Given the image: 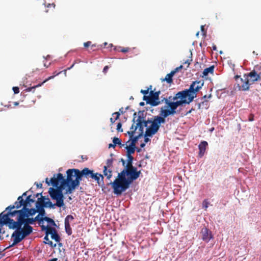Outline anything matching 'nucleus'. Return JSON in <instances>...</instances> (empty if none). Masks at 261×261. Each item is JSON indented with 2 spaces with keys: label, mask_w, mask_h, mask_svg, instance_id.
Masks as SVG:
<instances>
[{
  "label": "nucleus",
  "mask_w": 261,
  "mask_h": 261,
  "mask_svg": "<svg viewBox=\"0 0 261 261\" xmlns=\"http://www.w3.org/2000/svg\"><path fill=\"white\" fill-rule=\"evenodd\" d=\"M141 174V170L137 167L132 166L125 168L118 173V176L113 182L109 184L113 190V193L116 196H120L125 192Z\"/></svg>",
  "instance_id": "nucleus-1"
},
{
  "label": "nucleus",
  "mask_w": 261,
  "mask_h": 261,
  "mask_svg": "<svg viewBox=\"0 0 261 261\" xmlns=\"http://www.w3.org/2000/svg\"><path fill=\"white\" fill-rule=\"evenodd\" d=\"M57 181L53 187L49 188L48 194L51 199H58L62 202H64L66 194H71L73 190L68 191L69 185L63 180L62 174H56Z\"/></svg>",
  "instance_id": "nucleus-2"
},
{
  "label": "nucleus",
  "mask_w": 261,
  "mask_h": 261,
  "mask_svg": "<svg viewBox=\"0 0 261 261\" xmlns=\"http://www.w3.org/2000/svg\"><path fill=\"white\" fill-rule=\"evenodd\" d=\"M184 106L177 100L172 101L167 100L166 105L161 108L159 116L165 124L166 122V118L170 116H174L175 114H179L181 109L178 110V107Z\"/></svg>",
  "instance_id": "nucleus-3"
},
{
  "label": "nucleus",
  "mask_w": 261,
  "mask_h": 261,
  "mask_svg": "<svg viewBox=\"0 0 261 261\" xmlns=\"http://www.w3.org/2000/svg\"><path fill=\"white\" fill-rule=\"evenodd\" d=\"M164 124L159 115L153 116L152 118H148L146 120L142 121V122L137 123L136 124L135 129H139V132L142 133L144 132V128L146 127V130L148 128L149 129H152L154 132H158L161 125Z\"/></svg>",
  "instance_id": "nucleus-4"
},
{
  "label": "nucleus",
  "mask_w": 261,
  "mask_h": 261,
  "mask_svg": "<svg viewBox=\"0 0 261 261\" xmlns=\"http://www.w3.org/2000/svg\"><path fill=\"white\" fill-rule=\"evenodd\" d=\"M4 213L5 211H3L0 214V226L3 227L4 225H7L10 229H15L14 232H20L22 229L21 220L16 219L15 221L11 218H6L4 217Z\"/></svg>",
  "instance_id": "nucleus-5"
},
{
  "label": "nucleus",
  "mask_w": 261,
  "mask_h": 261,
  "mask_svg": "<svg viewBox=\"0 0 261 261\" xmlns=\"http://www.w3.org/2000/svg\"><path fill=\"white\" fill-rule=\"evenodd\" d=\"M175 99H177L180 103L185 106L191 103L194 97L189 88H188L177 92L175 94Z\"/></svg>",
  "instance_id": "nucleus-6"
},
{
  "label": "nucleus",
  "mask_w": 261,
  "mask_h": 261,
  "mask_svg": "<svg viewBox=\"0 0 261 261\" xmlns=\"http://www.w3.org/2000/svg\"><path fill=\"white\" fill-rule=\"evenodd\" d=\"M22 229L19 232L25 238L29 236L33 231V227L31 225L35 224L33 217H24L21 219Z\"/></svg>",
  "instance_id": "nucleus-7"
},
{
  "label": "nucleus",
  "mask_w": 261,
  "mask_h": 261,
  "mask_svg": "<svg viewBox=\"0 0 261 261\" xmlns=\"http://www.w3.org/2000/svg\"><path fill=\"white\" fill-rule=\"evenodd\" d=\"M53 200H56V203H53L46 196H41L38 199V201L42 202L43 201V205L45 208L54 209L56 208V206L63 208V209L65 208L64 202H62L58 199Z\"/></svg>",
  "instance_id": "nucleus-8"
},
{
  "label": "nucleus",
  "mask_w": 261,
  "mask_h": 261,
  "mask_svg": "<svg viewBox=\"0 0 261 261\" xmlns=\"http://www.w3.org/2000/svg\"><path fill=\"white\" fill-rule=\"evenodd\" d=\"M77 169L72 168L69 169L66 171V178L62 174L63 180L69 185L68 191L72 190V186L73 185L74 179L73 177H75L76 171Z\"/></svg>",
  "instance_id": "nucleus-9"
},
{
  "label": "nucleus",
  "mask_w": 261,
  "mask_h": 261,
  "mask_svg": "<svg viewBox=\"0 0 261 261\" xmlns=\"http://www.w3.org/2000/svg\"><path fill=\"white\" fill-rule=\"evenodd\" d=\"M204 85V81H192L189 86V89L193 95L194 98L197 97L198 92L201 89Z\"/></svg>",
  "instance_id": "nucleus-10"
},
{
  "label": "nucleus",
  "mask_w": 261,
  "mask_h": 261,
  "mask_svg": "<svg viewBox=\"0 0 261 261\" xmlns=\"http://www.w3.org/2000/svg\"><path fill=\"white\" fill-rule=\"evenodd\" d=\"M261 70V66L256 65L255 66L254 69L250 72L245 73L244 77L249 79L250 78V81L252 82H255L260 80L259 75L258 74L257 71Z\"/></svg>",
  "instance_id": "nucleus-11"
},
{
  "label": "nucleus",
  "mask_w": 261,
  "mask_h": 261,
  "mask_svg": "<svg viewBox=\"0 0 261 261\" xmlns=\"http://www.w3.org/2000/svg\"><path fill=\"white\" fill-rule=\"evenodd\" d=\"M127 134L129 136V140L126 142V143H128L130 142V143L135 145H136L139 140L143 137L144 135V134L140 132H139V133L137 135H135V130L128 131L127 132Z\"/></svg>",
  "instance_id": "nucleus-12"
},
{
  "label": "nucleus",
  "mask_w": 261,
  "mask_h": 261,
  "mask_svg": "<svg viewBox=\"0 0 261 261\" xmlns=\"http://www.w3.org/2000/svg\"><path fill=\"white\" fill-rule=\"evenodd\" d=\"M4 211V217L6 218H11L10 217H14L16 216H17L16 219L21 220L22 218V207L18 210H5Z\"/></svg>",
  "instance_id": "nucleus-13"
},
{
  "label": "nucleus",
  "mask_w": 261,
  "mask_h": 261,
  "mask_svg": "<svg viewBox=\"0 0 261 261\" xmlns=\"http://www.w3.org/2000/svg\"><path fill=\"white\" fill-rule=\"evenodd\" d=\"M200 233L201 234V239L206 243H208L211 240L214 239L212 231L206 227L201 229Z\"/></svg>",
  "instance_id": "nucleus-14"
},
{
  "label": "nucleus",
  "mask_w": 261,
  "mask_h": 261,
  "mask_svg": "<svg viewBox=\"0 0 261 261\" xmlns=\"http://www.w3.org/2000/svg\"><path fill=\"white\" fill-rule=\"evenodd\" d=\"M11 238L13 239V243L10 245L6 249H8L10 247L14 246L15 245L20 243L22 240L25 239L26 238H25L19 232L17 233V232H13L11 236Z\"/></svg>",
  "instance_id": "nucleus-15"
},
{
  "label": "nucleus",
  "mask_w": 261,
  "mask_h": 261,
  "mask_svg": "<svg viewBox=\"0 0 261 261\" xmlns=\"http://www.w3.org/2000/svg\"><path fill=\"white\" fill-rule=\"evenodd\" d=\"M30 207L27 206V205H24V207H22V218L24 217H32L37 213L36 208L34 207L30 208Z\"/></svg>",
  "instance_id": "nucleus-16"
},
{
  "label": "nucleus",
  "mask_w": 261,
  "mask_h": 261,
  "mask_svg": "<svg viewBox=\"0 0 261 261\" xmlns=\"http://www.w3.org/2000/svg\"><path fill=\"white\" fill-rule=\"evenodd\" d=\"M76 175L73 182V185L72 186V190L74 191L76 189L78 188L80 185V182L82 180V178L84 177L81 170L77 169L76 171Z\"/></svg>",
  "instance_id": "nucleus-17"
},
{
  "label": "nucleus",
  "mask_w": 261,
  "mask_h": 261,
  "mask_svg": "<svg viewBox=\"0 0 261 261\" xmlns=\"http://www.w3.org/2000/svg\"><path fill=\"white\" fill-rule=\"evenodd\" d=\"M240 81L242 83L241 85H240L239 83L237 84V88H238V90L241 91H248L249 89V80L248 79H243V78H240Z\"/></svg>",
  "instance_id": "nucleus-18"
},
{
  "label": "nucleus",
  "mask_w": 261,
  "mask_h": 261,
  "mask_svg": "<svg viewBox=\"0 0 261 261\" xmlns=\"http://www.w3.org/2000/svg\"><path fill=\"white\" fill-rule=\"evenodd\" d=\"M208 146V143L206 141H201L198 145V157L201 158L203 156L206 149Z\"/></svg>",
  "instance_id": "nucleus-19"
},
{
  "label": "nucleus",
  "mask_w": 261,
  "mask_h": 261,
  "mask_svg": "<svg viewBox=\"0 0 261 261\" xmlns=\"http://www.w3.org/2000/svg\"><path fill=\"white\" fill-rule=\"evenodd\" d=\"M49 234L50 235V238L56 242H59L61 240V238L57 230L53 227L49 228Z\"/></svg>",
  "instance_id": "nucleus-20"
},
{
  "label": "nucleus",
  "mask_w": 261,
  "mask_h": 261,
  "mask_svg": "<svg viewBox=\"0 0 261 261\" xmlns=\"http://www.w3.org/2000/svg\"><path fill=\"white\" fill-rule=\"evenodd\" d=\"M158 132H154L152 129H149L148 128L147 131H145V133H144V142L146 144L150 142L151 141L150 138H152Z\"/></svg>",
  "instance_id": "nucleus-21"
},
{
  "label": "nucleus",
  "mask_w": 261,
  "mask_h": 261,
  "mask_svg": "<svg viewBox=\"0 0 261 261\" xmlns=\"http://www.w3.org/2000/svg\"><path fill=\"white\" fill-rule=\"evenodd\" d=\"M35 208L37 211V213L42 216H46V212L44 210L45 206L41 203V201L36 202Z\"/></svg>",
  "instance_id": "nucleus-22"
},
{
  "label": "nucleus",
  "mask_w": 261,
  "mask_h": 261,
  "mask_svg": "<svg viewBox=\"0 0 261 261\" xmlns=\"http://www.w3.org/2000/svg\"><path fill=\"white\" fill-rule=\"evenodd\" d=\"M81 171L84 177H85L86 178L91 177L94 173L93 170L90 169L87 167L83 168L82 170H81Z\"/></svg>",
  "instance_id": "nucleus-23"
},
{
  "label": "nucleus",
  "mask_w": 261,
  "mask_h": 261,
  "mask_svg": "<svg viewBox=\"0 0 261 261\" xmlns=\"http://www.w3.org/2000/svg\"><path fill=\"white\" fill-rule=\"evenodd\" d=\"M126 144H127L126 143ZM126 146L124 147L126 150V155H132L135 153V144L129 143V145L125 144Z\"/></svg>",
  "instance_id": "nucleus-24"
},
{
  "label": "nucleus",
  "mask_w": 261,
  "mask_h": 261,
  "mask_svg": "<svg viewBox=\"0 0 261 261\" xmlns=\"http://www.w3.org/2000/svg\"><path fill=\"white\" fill-rule=\"evenodd\" d=\"M91 178L94 179L98 185H100L99 182H102V185H104L103 176L102 174L98 173H93Z\"/></svg>",
  "instance_id": "nucleus-25"
},
{
  "label": "nucleus",
  "mask_w": 261,
  "mask_h": 261,
  "mask_svg": "<svg viewBox=\"0 0 261 261\" xmlns=\"http://www.w3.org/2000/svg\"><path fill=\"white\" fill-rule=\"evenodd\" d=\"M175 75L174 72L171 71L169 73L167 74L164 79H162V81H166L167 83L171 84L173 83V77Z\"/></svg>",
  "instance_id": "nucleus-26"
},
{
  "label": "nucleus",
  "mask_w": 261,
  "mask_h": 261,
  "mask_svg": "<svg viewBox=\"0 0 261 261\" xmlns=\"http://www.w3.org/2000/svg\"><path fill=\"white\" fill-rule=\"evenodd\" d=\"M145 111L144 110H140L138 112V118L136 119L137 123H139L141 122H142V121L146 120L145 119L146 118V114H144Z\"/></svg>",
  "instance_id": "nucleus-27"
},
{
  "label": "nucleus",
  "mask_w": 261,
  "mask_h": 261,
  "mask_svg": "<svg viewBox=\"0 0 261 261\" xmlns=\"http://www.w3.org/2000/svg\"><path fill=\"white\" fill-rule=\"evenodd\" d=\"M41 230L42 231L45 232V236L44 237V242H48V241H50L48 238V235L49 234V228L47 226L42 225L41 226Z\"/></svg>",
  "instance_id": "nucleus-28"
},
{
  "label": "nucleus",
  "mask_w": 261,
  "mask_h": 261,
  "mask_svg": "<svg viewBox=\"0 0 261 261\" xmlns=\"http://www.w3.org/2000/svg\"><path fill=\"white\" fill-rule=\"evenodd\" d=\"M214 65L211 66L207 68H205L202 72V77H205L208 75L209 73H213L214 71Z\"/></svg>",
  "instance_id": "nucleus-29"
},
{
  "label": "nucleus",
  "mask_w": 261,
  "mask_h": 261,
  "mask_svg": "<svg viewBox=\"0 0 261 261\" xmlns=\"http://www.w3.org/2000/svg\"><path fill=\"white\" fill-rule=\"evenodd\" d=\"M56 181H57L56 174H54L53 177H51L50 180H49L48 177H46L45 180V183L48 186H55V184Z\"/></svg>",
  "instance_id": "nucleus-30"
},
{
  "label": "nucleus",
  "mask_w": 261,
  "mask_h": 261,
  "mask_svg": "<svg viewBox=\"0 0 261 261\" xmlns=\"http://www.w3.org/2000/svg\"><path fill=\"white\" fill-rule=\"evenodd\" d=\"M35 199L34 197L32 198V194L28 195L25 198V204L27 206H31V204L35 202Z\"/></svg>",
  "instance_id": "nucleus-31"
},
{
  "label": "nucleus",
  "mask_w": 261,
  "mask_h": 261,
  "mask_svg": "<svg viewBox=\"0 0 261 261\" xmlns=\"http://www.w3.org/2000/svg\"><path fill=\"white\" fill-rule=\"evenodd\" d=\"M150 99L151 100L149 105H150L151 107H156L162 102V100H160V98L150 97Z\"/></svg>",
  "instance_id": "nucleus-32"
},
{
  "label": "nucleus",
  "mask_w": 261,
  "mask_h": 261,
  "mask_svg": "<svg viewBox=\"0 0 261 261\" xmlns=\"http://www.w3.org/2000/svg\"><path fill=\"white\" fill-rule=\"evenodd\" d=\"M46 222L48 223L49 226L58 227V226H57L55 221L53 219L47 216H46Z\"/></svg>",
  "instance_id": "nucleus-33"
},
{
  "label": "nucleus",
  "mask_w": 261,
  "mask_h": 261,
  "mask_svg": "<svg viewBox=\"0 0 261 261\" xmlns=\"http://www.w3.org/2000/svg\"><path fill=\"white\" fill-rule=\"evenodd\" d=\"M19 203H18V201H16L14 202V204L10 205L7 207H6V211H7V210H13L14 208L18 209V208H19L22 207V206H19Z\"/></svg>",
  "instance_id": "nucleus-34"
},
{
  "label": "nucleus",
  "mask_w": 261,
  "mask_h": 261,
  "mask_svg": "<svg viewBox=\"0 0 261 261\" xmlns=\"http://www.w3.org/2000/svg\"><path fill=\"white\" fill-rule=\"evenodd\" d=\"M127 157L126 165L127 167L132 166L134 161V157L133 155H126Z\"/></svg>",
  "instance_id": "nucleus-35"
},
{
  "label": "nucleus",
  "mask_w": 261,
  "mask_h": 261,
  "mask_svg": "<svg viewBox=\"0 0 261 261\" xmlns=\"http://www.w3.org/2000/svg\"><path fill=\"white\" fill-rule=\"evenodd\" d=\"M17 201H18V203H19V204L18 206L24 207V205H25V199L24 200L21 195L19 196L17 198Z\"/></svg>",
  "instance_id": "nucleus-36"
},
{
  "label": "nucleus",
  "mask_w": 261,
  "mask_h": 261,
  "mask_svg": "<svg viewBox=\"0 0 261 261\" xmlns=\"http://www.w3.org/2000/svg\"><path fill=\"white\" fill-rule=\"evenodd\" d=\"M160 94H161V91L160 90L156 91V92H153V91H151L150 92V97L160 98Z\"/></svg>",
  "instance_id": "nucleus-37"
},
{
  "label": "nucleus",
  "mask_w": 261,
  "mask_h": 261,
  "mask_svg": "<svg viewBox=\"0 0 261 261\" xmlns=\"http://www.w3.org/2000/svg\"><path fill=\"white\" fill-rule=\"evenodd\" d=\"M74 219V217L71 215H67L64 220V224H70V222Z\"/></svg>",
  "instance_id": "nucleus-38"
},
{
  "label": "nucleus",
  "mask_w": 261,
  "mask_h": 261,
  "mask_svg": "<svg viewBox=\"0 0 261 261\" xmlns=\"http://www.w3.org/2000/svg\"><path fill=\"white\" fill-rule=\"evenodd\" d=\"M65 225V230L66 233L68 235L70 236L72 234V228L70 226V224H64Z\"/></svg>",
  "instance_id": "nucleus-39"
},
{
  "label": "nucleus",
  "mask_w": 261,
  "mask_h": 261,
  "mask_svg": "<svg viewBox=\"0 0 261 261\" xmlns=\"http://www.w3.org/2000/svg\"><path fill=\"white\" fill-rule=\"evenodd\" d=\"M136 166L139 168H142L143 167H145L147 165V162L145 161L144 159H142L138 163L136 164Z\"/></svg>",
  "instance_id": "nucleus-40"
},
{
  "label": "nucleus",
  "mask_w": 261,
  "mask_h": 261,
  "mask_svg": "<svg viewBox=\"0 0 261 261\" xmlns=\"http://www.w3.org/2000/svg\"><path fill=\"white\" fill-rule=\"evenodd\" d=\"M177 99H175V95H174V96H170L168 97H164L162 99V101L164 102L165 103V105H166L167 100H169L170 101H175Z\"/></svg>",
  "instance_id": "nucleus-41"
},
{
  "label": "nucleus",
  "mask_w": 261,
  "mask_h": 261,
  "mask_svg": "<svg viewBox=\"0 0 261 261\" xmlns=\"http://www.w3.org/2000/svg\"><path fill=\"white\" fill-rule=\"evenodd\" d=\"M209 205H210V202L206 199H205L203 200V201L202 202V208H204L205 210H206L207 208V207H208Z\"/></svg>",
  "instance_id": "nucleus-42"
},
{
  "label": "nucleus",
  "mask_w": 261,
  "mask_h": 261,
  "mask_svg": "<svg viewBox=\"0 0 261 261\" xmlns=\"http://www.w3.org/2000/svg\"><path fill=\"white\" fill-rule=\"evenodd\" d=\"M112 142L114 144V145H118L119 143H120V142H122L121 139L114 137L112 138Z\"/></svg>",
  "instance_id": "nucleus-43"
},
{
  "label": "nucleus",
  "mask_w": 261,
  "mask_h": 261,
  "mask_svg": "<svg viewBox=\"0 0 261 261\" xmlns=\"http://www.w3.org/2000/svg\"><path fill=\"white\" fill-rule=\"evenodd\" d=\"M46 216H42L41 218L37 221V223L39 225L41 226L43 225V223L45 221H46Z\"/></svg>",
  "instance_id": "nucleus-44"
},
{
  "label": "nucleus",
  "mask_w": 261,
  "mask_h": 261,
  "mask_svg": "<svg viewBox=\"0 0 261 261\" xmlns=\"http://www.w3.org/2000/svg\"><path fill=\"white\" fill-rule=\"evenodd\" d=\"M143 100L145 101L147 104L149 105L150 102V94L149 96L147 95H143Z\"/></svg>",
  "instance_id": "nucleus-45"
},
{
  "label": "nucleus",
  "mask_w": 261,
  "mask_h": 261,
  "mask_svg": "<svg viewBox=\"0 0 261 261\" xmlns=\"http://www.w3.org/2000/svg\"><path fill=\"white\" fill-rule=\"evenodd\" d=\"M152 88V86H150L149 88L146 90L141 89L140 92L143 94L144 95H147L149 93V90H151Z\"/></svg>",
  "instance_id": "nucleus-46"
},
{
  "label": "nucleus",
  "mask_w": 261,
  "mask_h": 261,
  "mask_svg": "<svg viewBox=\"0 0 261 261\" xmlns=\"http://www.w3.org/2000/svg\"><path fill=\"white\" fill-rule=\"evenodd\" d=\"M113 159L112 158L109 159L107 161V166L108 168H110L113 165Z\"/></svg>",
  "instance_id": "nucleus-47"
},
{
  "label": "nucleus",
  "mask_w": 261,
  "mask_h": 261,
  "mask_svg": "<svg viewBox=\"0 0 261 261\" xmlns=\"http://www.w3.org/2000/svg\"><path fill=\"white\" fill-rule=\"evenodd\" d=\"M116 129L118 132H123L121 122H118L117 124Z\"/></svg>",
  "instance_id": "nucleus-48"
},
{
  "label": "nucleus",
  "mask_w": 261,
  "mask_h": 261,
  "mask_svg": "<svg viewBox=\"0 0 261 261\" xmlns=\"http://www.w3.org/2000/svg\"><path fill=\"white\" fill-rule=\"evenodd\" d=\"M36 89L35 85L32 87H28L25 89L23 90L24 92H31L32 91H33L34 92L35 90Z\"/></svg>",
  "instance_id": "nucleus-49"
},
{
  "label": "nucleus",
  "mask_w": 261,
  "mask_h": 261,
  "mask_svg": "<svg viewBox=\"0 0 261 261\" xmlns=\"http://www.w3.org/2000/svg\"><path fill=\"white\" fill-rule=\"evenodd\" d=\"M61 73V72H58V73H57V74H54L53 75H51L50 76H48L47 78L45 79L44 80H45V82H47V81H48L49 80H51L53 79H54L55 76L59 75L60 73Z\"/></svg>",
  "instance_id": "nucleus-50"
},
{
  "label": "nucleus",
  "mask_w": 261,
  "mask_h": 261,
  "mask_svg": "<svg viewBox=\"0 0 261 261\" xmlns=\"http://www.w3.org/2000/svg\"><path fill=\"white\" fill-rule=\"evenodd\" d=\"M108 166L103 167V173L105 176L107 175V174L109 173V171H112L111 169H108Z\"/></svg>",
  "instance_id": "nucleus-51"
},
{
  "label": "nucleus",
  "mask_w": 261,
  "mask_h": 261,
  "mask_svg": "<svg viewBox=\"0 0 261 261\" xmlns=\"http://www.w3.org/2000/svg\"><path fill=\"white\" fill-rule=\"evenodd\" d=\"M204 27H205V25H202L200 27V29H201V33H202V35L203 36H206V31L205 30Z\"/></svg>",
  "instance_id": "nucleus-52"
},
{
  "label": "nucleus",
  "mask_w": 261,
  "mask_h": 261,
  "mask_svg": "<svg viewBox=\"0 0 261 261\" xmlns=\"http://www.w3.org/2000/svg\"><path fill=\"white\" fill-rule=\"evenodd\" d=\"M44 243L49 245L52 248H55L57 246L56 244H53V242L51 241H48V242H44Z\"/></svg>",
  "instance_id": "nucleus-53"
},
{
  "label": "nucleus",
  "mask_w": 261,
  "mask_h": 261,
  "mask_svg": "<svg viewBox=\"0 0 261 261\" xmlns=\"http://www.w3.org/2000/svg\"><path fill=\"white\" fill-rule=\"evenodd\" d=\"M183 68V66L182 65H180L179 67H176V68H175L174 70H172L174 74L176 73L177 72H178L180 69H182Z\"/></svg>",
  "instance_id": "nucleus-54"
},
{
  "label": "nucleus",
  "mask_w": 261,
  "mask_h": 261,
  "mask_svg": "<svg viewBox=\"0 0 261 261\" xmlns=\"http://www.w3.org/2000/svg\"><path fill=\"white\" fill-rule=\"evenodd\" d=\"M12 90L14 92V93L15 94H18L19 92V88L18 87H17V86L13 87L12 88Z\"/></svg>",
  "instance_id": "nucleus-55"
},
{
  "label": "nucleus",
  "mask_w": 261,
  "mask_h": 261,
  "mask_svg": "<svg viewBox=\"0 0 261 261\" xmlns=\"http://www.w3.org/2000/svg\"><path fill=\"white\" fill-rule=\"evenodd\" d=\"M112 115H116L115 120H117L119 118V117L120 116V113L119 112H116L113 113Z\"/></svg>",
  "instance_id": "nucleus-56"
},
{
  "label": "nucleus",
  "mask_w": 261,
  "mask_h": 261,
  "mask_svg": "<svg viewBox=\"0 0 261 261\" xmlns=\"http://www.w3.org/2000/svg\"><path fill=\"white\" fill-rule=\"evenodd\" d=\"M192 52L191 51V56L190 57V58H191V60H190L189 59H188L184 63V64H188V66H189V65H190V62L192 61Z\"/></svg>",
  "instance_id": "nucleus-57"
},
{
  "label": "nucleus",
  "mask_w": 261,
  "mask_h": 261,
  "mask_svg": "<svg viewBox=\"0 0 261 261\" xmlns=\"http://www.w3.org/2000/svg\"><path fill=\"white\" fill-rule=\"evenodd\" d=\"M41 217L42 216L38 214L35 217H33V219L34 220L35 222L38 221L41 218Z\"/></svg>",
  "instance_id": "nucleus-58"
},
{
  "label": "nucleus",
  "mask_w": 261,
  "mask_h": 261,
  "mask_svg": "<svg viewBox=\"0 0 261 261\" xmlns=\"http://www.w3.org/2000/svg\"><path fill=\"white\" fill-rule=\"evenodd\" d=\"M129 50V48L128 47H122L121 48L120 51L123 53H126L128 52Z\"/></svg>",
  "instance_id": "nucleus-59"
},
{
  "label": "nucleus",
  "mask_w": 261,
  "mask_h": 261,
  "mask_svg": "<svg viewBox=\"0 0 261 261\" xmlns=\"http://www.w3.org/2000/svg\"><path fill=\"white\" fill-rule=\"evenodd\" d=\"M120 162L122 163V165L124 167V168H125L126 165V161L123 158H121Z\"/></svg>",
  "instance_id": "nucleus-60"
},
{
  "label": "nucleus",
  "mask_w": 261,
  "mask_h": 261,
  "mask_svg": "<svg viewBox=\"0 0 261 261\" xmlns=\"http://www.w3.org/2000/svg\"><path fill=\"white\" fill-rule=\"evenodd\" d=\"M254 120V116L253 114H251L249 115V117H248V121H250V122H252V121H253Z\"/></svg>",
  "instance_id": "nucleus-61"
},
{
  "label": "nucleus",
  "mask_w": 261,
  "mask_h": 261,
  "mask_svg": "<svg viewBox=\"0 0 261 261\" xmlns=\"http://www.w3.org/2000/svg\"><path fill=\"white\" fill-rule=\"evenodd\" d=\"M45 83H46V82H45V80H43V81L41 83H40L38 84H37L36 85H35V88L36 89L37 88H38V87H40L42 86Z\"/></svg>",
  "instance_id": "nucleus-62"
},
{
  "label": "nucleus",
  "mask_w": 261,
  "mask_h": 261,
  "mask_svg": "<svg viewBox=\"0 0 261 261\" xmlns=\"http://www.w3.org/2000/svg\"><path fill=\"white\" fill-rule=\"evenodd\" d=\"M106 176L107 179H110L112 177V171H109V173Z\"/></svg>",
  "instance_id": "nucleus-63"
},
{
  "label": "nucleus",
  "mask_w": 261,
  "mask_h": 261,
  "mask_svg": "<svg viewBox=\"0 0 261 261\" xmlns=\"http://www.w3.org/2000/svg\"><path fill=\"white\" fill-rule=\"evenodd\" d=\"M91 42L88 41L84 43V46L85 47H88L91 45Z\"/></svg>",
  "instance_id": "nucleus-64"
}]
</instances>
